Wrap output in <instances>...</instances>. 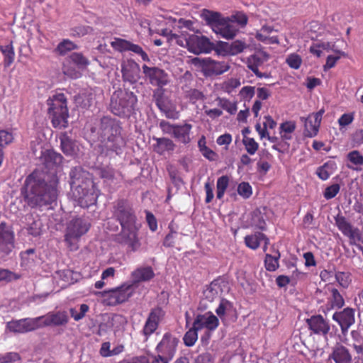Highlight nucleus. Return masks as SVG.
I'll return each mask as SVG.
<instances>
[{"label":"nucleus","instance_id":"obj_1","mask_svg":"<svg viewBox=\"0 0 363 363\" xmlns=\"http://www.w3.org/2000/svg\"><path fill=\"white\" fill-rule=\"evenodd\" d=\"M58 183L55 172L49 174L35 170L26 177L21 194L31 208L48 206L57 200Z\"/></svg>","mask_w":363,"mask_h":363},{"label":"nucleus","instance_id":"obj_2","mask_svg":"<svg viewBox=\"0 0 363 363\" xmlns=\"http://www.w3.org/2000/svg\"><path fill=\"white\" fill-rule=\"evenodd\" d=\"M112 213L121 225V231L117 237L118 241L128 245L133 251L137 250L140 246L138 238L139 226L131 205L125 199H118L113 203Z\"/></svg>","mask_w":363,"mask_h":363},{"label":"nucleus","instance_id":"obj_3","mask_svg":"<svg viewBox=\"0 0 363 363\" xmlns=\"http://www.w3.org/2000/svg\"><path fill=\"white\" fill-rule=\"evenodd\" d=\"M72 196L82 208L96 203L98 194L91 174L81 167L72 168L69 172Z\"/></svg>","mask_w":363,"mask_h":363},{"label":"nucleus","instance_id":"obj_4","mask_svg":"<svg viewBox=\"0 0 363 363\" xmlns=\"http://www.w3.org/2000/svg\"><path fill=\"white\" fill-rule=\"evenodd\" d=\"M120 122L108 116L103 117L99 123L98 134L100 138L99 152L105 156H111L113 153L120 155L125 145L121 135Z\"/></svg>","mask_w":363,"mask_h":363},{"label":"nucleus","instance_id":"obj_5","mask_svg":"<svg viewBox=\"0 0 363 363\" xmlns=\"http://www.w3.org/2000/svg\"><path fill=\"white\" fill-rule=\"evenodd\" d=\"M138 104L137 96L128 89H118L111 95L109 109L119 117H129L134 113Z\"/></svg>","mask_w":363,"mask_h":363},{"label":"nucleus","instance_id":"obj_6","mask_svg":"<svg viewBox=\"0 0 363 363\" xmlns=\"http://www.w3.org/2000/svg\"><path fill=\"white\" fill-rule=\"evenodd\" d=\"M48 113L55 128H65L68 125L69 111L67 99L63 93H57L47 100Z\"/></svg>","mask_w":363,"mask_h":363},{"label":"nucleus","instance_id":"obj_7","mask_svg":"<svg viewBox=\"0 0 363 363\" xmlns=\"http://www.w3.org/2000/svg\"><path fill=\"white\" fill-rule=\"evenodd\" d=\"M91 224L88 219L75 217L67 224L65 235V240L72 249H76V242L89 230Z\"/></svg>","mask_w":363,"mask_h":363},{"label":"nucleus","instance_id":"obj_8","mask_svg":"<svg viewBox=\"0 0 363 363\" xmlns=\"http://www.w3.org/2000/svg\"><path fill=\"white\" fill-rule=\"evenodd\" d=\"M194 65L201 67L205 76L219 75L229 69V65L224 61H216L209 57H195L192 60Z\"/></svg>","mask_w":363,"mask_h":363},{"label":"nucleus","instance_id":"obj_9","mask_svg":"<svg viewBox=\"0 0 363 363\" xmlns=\"http://www.w3.org/2000/svg\"><path fill=\"white\" fill-rule=\"evenodd\" d=\"M153 99L156 106L162 112L167 118L177 119L179 116L176 106L172 101L164 95L163 88H157L153 91Z\"/></svg>","mask_w":363,"mask_h":363},{"label":"nucleus","instance_id":"obj_10","mask_svg":"<svg viewBox=\"0 0 363 363\" xmlns=\"http://www.w3.org/2000/svg\"><path fill=\"white\" fill-rule=\"evenodd\" d=\"M133 293V284H124L119 287L104 291L105 301L109 306H116L128 301Z\"/></svg>","mask_w":363,"mask_h":363},{"label":"nucleus","instance_id":"obj_11","mask_svg":"<svg viewBox=\"0 0 363 363\" xmlns=\"http://www.w3.org/2000/svg\"><path fill=\"white\" fill-rule=\"evenodd\" d=\"M335 221L337 228L345 236L350 239V244L356 245L362 250V247L357 243V242L362 240V235L359 228L353 227L346 218L340 214H337L335 217Z\"/></svg>","mask_w":363,"mask_h":363},{"label":"nucleus","instance_id":"obj_12","mask_svg":"<svg viewBox=\"0 0 363 363\" xmlns=\"http://www.w3.org/2000/svg\"><path fill=\"white\" fill-rule=\"evenodd\" d=\"M184 41L188 50L194 54L208 53L214 49V44L203 35H191Z\"/></svg>","mask_w":363,"mask_h":363},{"label":"nucleus","instance_id":"obj_13","mask_svg":"<svg viewBox=\"0 0 363 363\" xmlns=\"http://www.w3.org/2000/svg\"><path fill=\"white\" fill-rule=\"evenodd\" d=\"M164 316V311L161 308L157 307L151 309L142 330L145 341L158 328L159 324L162 320Z\"/></svg>","mask_w":363,"mask_h":363},{"label":"nucleus","instance_id":"obj_14","mask_svg":"<svg viewBox=\"0 0 363 363\" xmlns=\"http://www.w3.org/2000/svg\"><path fill=\"white\" fill-rule=\"evenodd\" d=\"M40 328L48 326H65L69 322V316L65 311L49 312L44 315L38 317Z\"/></svg>","mask_w":363,"mask_h":363},{"label":"nucleus","instance_id":"obj_15","mask_svg":"<svg viewBox=\"0 0 363 363\" xmlns=\"http://www.w3.org/2000/svg\"><path fill=\"white\" fill-rule=\"evenodd\" d=\"M178 343L179 339L177 337L170 333H165L160 342L156 346L155 351L157 353L173 359Z\"/></svg>","mask_w":363,"mask_h":363},{"label":"nucleus","instance_id":"obj_16","mask_svg":"<svg viewBox=\"0 0 363 363\" xmlns=\"http://www.w3.org/2000/svg\"><path fill=\"white\" fill-rule=\"evenodd\" d=\"M14 233L5 222L0 223V254L9 255L14 248Z\"/></svg>","mask_w":363,"mask_h":363},{"label":"nucleus","instance_id":"obj_17","mask_svg":"<svg viewBox=\"0 0 363 363\" xmlns=\"http://www.w3.org/2000/svg\"><path fill=\"white\" fill-rule=\"evenodd\" d=\"M269 57V55L265 51H257L247 58V66L257 77L268 78L269 76V74L259 72V67H262L264 62H267Z\"/></svg>","mask_w":363,"mask_h":363},{"label":"nucleus","instance_id":"obj_18","mask_svg":"<svg viewBox=\"0 0 363 363\" xmlns=\"http://www.w3.org/2000/svg\"><path fill=\"white\" fill-rule=\"evenodd\" d=\"M6 328L11 332L25 333L40 328L38 317L34 318H23L11 320L7 323Z\"/></svg>","mask_w":363,"mask_h":363},{"label":"nucleus","instance_id":"obj_19","mask_svg":"<svg viewBox=\"0 0 363 363\" xmlns=\"http://www.w3.org/2000/svg\"><path fill=\"white\" fill-rule=\"evenodd\" d=\"M143 71L145 77L149 79L150 83L158 88H162L168 83V74L162 69L156 67L143 66Z\"/></svg>","mask_w":363,"mask_h":363},{"label":"nucleus","instance_id":"obj_20","mask_svg":"<svg viewBox=\"0 0 363 363\" xmlns=\"http://www.w3.org/2000/svg\"><path fill=\"white\" fill-rule=\"evenodd\" d=\"M219 325L218 318L211 312L196 315L193 325L198 330L206 329L209 331L215 330Z\"/></svg>","mask_w":363,"mask_h":363},{"label":"nucleus","instance_id":"obj_21","mask_svg":"<svg viewBox=\"0 0 363 363\" xmlns=\"http://www.w3.org/2000/svg\"><path fill=\"white\" fill-rule=\"evenodd\" d=\"M309 329L315 334L326 335L330 329L329 322L322 315H312L306 320Z\"/></svg>","mask_w":363,"mask_h":363},{"label":"nucleus","instance_id":"obj_22","mask_svg":"<svg viewBox=\"0 0 363 363\" xmlns=\"http://www.w3.org/2000/svg\"><path fill=\"white\" fill-rule=\"evenodd\" d=\"M333 319L337 322L341 328L342 333L345 334L349 328L354 323V311L352 308H346L340 312H335Z\"/></svg>","mask_w":363,"mask_h":363},{"label":"nucleus","instance_id":"obj_23","mask_svg":"<svg viewBox=\"0 0 363 363\" xmlns=\"http://www.w3.org/2000/svg\"><path fill=\"white\" fill-rule=\"evenodd\" d=\"M140 67L132 61L129 60L123 62L121 65L122 77L124 82H128L131 84L136 83L140 79Z\"/></svg>","mask_w":363,"mask_h":363},{"label":"nucleus","instance_id":"obj_24","mask_svg":"<svg viewBox=\"0 0 363 363\" xmlns=\"http://www.w3.org/2000/svg\"><path fill=\"white\" fill-rule=\"evenodd\" d=\"M215 33L225 39H233L239 30V27L233 24L228 18H223L218 26H214Z\"/></svg>","mask_w":363,"mask_h":363},{"label":"nucleus","instance_id":"obj_25","mask_svg":"<svg viewBox=\"0 0 363 363\" xmlns=\"http://www.w3.org/2000/svg\"><path fill=\"white\" fill-rule=\"evenodd\" d=\"M329 360L330 363H352V362L349 350L340 344L334 346L329 355Z\"/></svg>","mask_w":363,"mask_h":363},{"label":"nucleus","instance_id":"obj_26","mask_svg":"<svg viewBox=\"0 0 363 363\" xmlns=\"http://www.w3.org/2000/svg\"><path fill=\"white\" fill-rule=\"evenodd\" d=\"M60 149L66 156L74 157L79 152L77 141L72 139L67 132L60 133Z\"/></svg>","mask_w":363,"mask_h":363},{"label":"nucleus","instance_id":"obj_27","mask_svg":"<svg viewBox=\"0 0 363 363\" xmlns=\"http://www.w3.org/2000/svg\"><path fill=\"white\" fill-rule=\"evenodd\" d=\"M63 160V157L53 150H45L41 152L40 161L48 169H53L59 166Z\"/></svg>","mask_w":363,"mask_h":363},{"label":"nucleus","instance_id":"obj_28","mask_svg":"<svg viewBox=\"0 0 363 363\" xmlns=\"http://www.w3.org/2000/svg\"><path fill=\"white\" fill-rule=\"evenodd\" d=\"M155 277L152 268L150 266L140 267L135 269L131 273L133 286L140 282H146L151 280Z\"/></svg>","mask_w":363,"mask_h":363},{"label":"nucleus","instance_id":"obj_29","mask_svg":"<svg viewBox=\"0 0 363 363\" xmlns=\"http://www.w3.org/2000/svg\"><path fill=\"white\" fill-rule=\"evenodd\" d=\"M191 128L192 125L189 123L177 125L172 137L181 143L189 144L191 142L190 132Z\"/></svg>","mask_w":363,"mask_h":363},{"label":"nucleus","instance_id":"obj_30","mask_svg":"<svg viewBox=\"0 0 363 363\" xmlns=\"http://www.w3.org/2000/svg\"><path fill=\"white\" fill-rule=\"evenodd\" d=\"M26 220L28 233L34 237L40 235L42 231L43 223L38 216L27 215Z\"/></svg>","mask_w":363,"mask_h":363},{"label":"nucleus","instance_id":"obj_31","mask_svg":"<svg viewBox=\"0 0 363 363\" xmlns=\"http://www.w3.org/2000/svg\"><path fill=\"white\" fill-rule=\"evenodd\" d=\"M264 241V243L267 245L269 243V239L266 237V235L260 232L255 233L252 235H249L245 236V243L250 249L256 250L257 249L262 241Z\"/></svg>","mask_w":363,"mask_h":363},{"label":"nucleus","instance_id":"obj_32","mask_svg":"<svg viewBox=\"0 0 363 363\" xmlns=\"http://www.w3.org/2000/svg\"><path fill=\"white\" fill-rule=\"evenodd\" d=\"M222 291L220 283L218 280H214L203 291L204 299L211 302L221 294Z\"/></svg>","mask_w":363,"mask_h":363},{"label":"nucleus","instance_id":"obj_33","mask_svg":"<svg viewBox=\"0 0 363 363\" xmlns=\"http://www.w3.org/2000/svg\"><path fill=\"white\" fill-rule=\"evenodd\" d=\"M157 144L154 145V150L160 155H162L165 151H173L175 148V145L173 141L167 138H154Z\"/></svg>","mask_w":363,"mask_h":363},{"label":"nucleus","instance_id":"obj_34","mask_svg":"<svg viewBox=\"0 0 363 363\" xmlns=\"http://www.w3.org/2000/svg\"><path fill=\"white\" fill-rule=\"evenodd\" d=\"M98 174L105 182H113L121 176L120 172L110 165H106L99 168Z\"/></svg>","mask_w":363,"mask_h":363},{"label":"nucleus","instance_id":"obj_35","mask_svg":"<svg viewBox=\"0 0 363 363\" xmlns=\"http://www.w3.org/2000/svg\"><path fill=\"white\" fill-rule=\"evenodd\" d=\"M301 121L304 123V135L308 138L315 136L318 132L320 125L317 123L312 117L309 116L308 118H301Z\"/></svg>","mask_w":363,"mask_h":363},{"label":"nucleus","instance_id":"obj_36","mask_svg":"<svg viewBox=\"0 0 363 363\" xmlns=\"http://www.w3.org/2000/svg\"><path fill=\"white\" fill-rule=\"evenodd\" d=\"M201 16L206 23L211 26L213 32L215 31L214 26H218L223 18L219 13L208 10H203Z\"/></svg>","mask_w":363,"mask_h":363},{"label":"nucleus","instance_id":"obj_37","mask_svg":"<svg viewBox=\"0 0 363 363\" xmlns=\"http://www.w3.org/2000/svg\"><path fill=\"white\" fill-rule=\"evenodd\" d=\"M0 50L4 56V67H10V65L13 62L15 57V52L12 43L0 46Z\"/></svg>","mask_w":363,"mask_h":363},{"label":"nucleus","instance_id":"obj_38","mask_svg":"<svg viewBox=\"0 0 363 363\" xmlns=\"http://www.w3.org/2000/svg\"><path fill=\"white\" fill-rule=\"evenodd\" d=\"M69 59L79 69H86L89 65V60L81 52H72Z\"/></svg>","mask_w":363,"mask_h":363},{"label":"nucleus","instance_id":"obj_39","mask_svg":"<svg viewBox=\"0 0 363 363\" xmlns=\"http://www.w3.org/2000/svg\"><path fill=\"white\" fill-rule=\"evenodd\" d=\"M233 310V306L232 303L226 299H222L216 310V313L223 320L225 315L230 313Z\"/></svg>","mask_w":363,"mask_h":363},{"label":"nucleus","instance_id":"obj_40","mask_svg":"<svg viewBox=\"0 0 363 363\" xmlns=\"http://www.w3.org/2000/svg\"><path fill=\"white\" fill-rule=\"evenodd\" d=\"M329 290L330 291L331 293V296L330 297V302L331 303L332 308H340L342 307L345 304V301L342 295L338 291V290L333 287H332L331 289L329 288Z\"/></svg>","mask_w":363,"mask_h":363},{"label":"nucleus","instance_id":"obj_41","mask_svg":"<svg viewBox=\"0 0 363 363\" xmlns=\"http://www.w3.org/2000/svg\"><path fill=\"white\" fill-rule=\"evenodd\" d=\"M229 185V177L227 175H223L219 177L216 183V197L218 199H221Z\"/></svg>","mask_w":363,"mask_h":363},{"label":"nucleus","instance_id":"obj_42","mask_svg":"<svg viewBox=\"0 0 363 363\" xmlns=\"http://www.w3.org/2000/svg\"><path fill=\"white\" fill-rule=\"evenodd\" d=\"M216 101L218 105L230 114L233 115L237 112L238 108L235 102H231L230 100L221 97H218Z\"/></svg>","mask_w":363,"mask_h":363},{"label":"nucleus","instance_id":"obj_43","mask_svg":"<svg viewBox=\"0 0 363 363\" xmlns=\"http://www.w3.org/2000/svg\"><path fill=\"white\" fill-rule=\"evenodd\" d=\"M89 306L87 304L83 303L79 306V310H77V308H69V313L71 317L75 321H79L85 317L86 313L89 311Z\"/></svg>","mask_w":363,"mask_h":363},{"label":"nucleus","instance_id":"obj_44","mask_svg":"<svg viewBox=\"0 0 363 363\" xmlns=\"http://www.w3.org/2000/svg\"><path fill=\"white\" fill-rule=\"evenodd\" d=\"M249 45L244 41L236 40L231 43L228 47V52L231 55H235L242 52Z\"/></svg>","mask_w":363,"mask_h":363},{"label":"nucleus","instance_id":"obj_45","mask_svg":"<svg viewBox=\"0 0 363 363\" xmlns=\"http://www.w3.org/2000/svg\"><path fill=\"white\" fill-rule=\"evenodd\" d=\"M280 255L277 252V255L272 256L267 254L264 259L265 268L269 272H274L279 267V259Z\"/></svg>","mask_w":363,"mask_h":363},{"label":"nucleus","instance_id":"obj_46","mask_svg":"<svg viewBox=\"0 0 363 363\" xmlns=\"http://www.w3.org/2000/svg\"><path fill=\"white\" fill-rule=\"evenodd\" d=\"M198 330L193 325L184 335L183 337L184 343L187 347L193 346L198 339Z\"/></svg>","mask_w":363,"mask_h":363},{"label":"nucleus","instance_id":"obj_47","mask_svg":"<svg viewBox=\"0 0 363 363\" xmlns=\"http://www.w3.org/2000/svg\"><path fill=\"white\" fill-rule=\"evenodd\" d=\"M130 43V41L125 39L116 38L114 40L111 42V45L115 50L123 52L128 51Z\"/></svg>","mask_w":363,"mask_h":363},{"label":"nucleus","instance_id":"obj_48","mask_svg":"<svg viewBox=\"0 0 363 363\" xmlns=\"http://www.w3.org/2000/svg\"><path fill=\"white\" fill-rule=\"evenodd\" d=\"M228 19L235 25L240 28H242L247 23V16L242 12H237L236 13L228 17Z\"/></svg>","mask_w":363,"mask_h":363},{"label":"nucleus","instance_id":"obj_49","mask_svg":"<svg viewBox=\"0 0 363 363\" xmlns=\"http://www.w3.org/2000/svg\"><path fill=\"white\" fill-rule=\"evenodd\" d=\"M242 143L247 152L251 155H255L258 150L259 145L254 138L245 136L243 138Z\"/></svg>","mask_w":363,"mask_h":363},{"label":"nucleus","instance_id":"obj_50","mask_svg":"<svg viewBox=\"0 0 363 363\" xmlns=\"http://www.w3.org/2000/svg\"><path fill=\"white\" fill-rule=\"evenodd\" d=\"M77 48V45L73 42L69 40H64L62 42L59 43L57 50L60 55H65L67 52L75 50Z\"/></svg>","mask_w":363,"mask_h":363},{"label":"nucleus","instance_id":"obj_51","mask_svg":"<svg viewBox=\"0 0 363 363\" xmlns=\"http://www.w3.org/2000/svg\"><path fill=\"white\" fill-rule=\"evenodd\" d=\"M238 193L243 199H249L252 194V186L247 182H241L238 186Z\"/></svg>","mask_w":363,"mask_h":363},{"label":"nucleus","instance_id":"obj_52","mask_svg":"<svg viewBox=\"0 0 363 363\" xmlns=\"http://www.w3.org/2000/svg\"><path fill=\"white\" fill-rule=\"evenodd\" d=\"M335 279L343 288H347L351 282L350 274L349 272H337L335 273Z\"/></svg>","mask_w":363,"mask_h":363},{"label":"nucleus","instance_id":"obj_53","mask_svg":"<svg viewBox=\"0 0 363 363\" xmlns=\"http://www.w3.org/2000/svg\"><path fill=\"white\" fill-rule=\"evenodd\" d=\"M185 97L189 99L191 103L195 104L196 101L203 99L204 96L198 89H191L185 91Z\"/></svg>","mask_w":363,"mask_h":363},{"label":"nucleus","instance_id":"obj_54","mask_svg":"<svg viewBox=\"0 0 363 363\" xmlns=\"http://www.w3.org/2000/svg\"><path fill=\"white\" fill-rule=\"evenodd\" d=\"M286 62L291 68L297 69L300 67L302 60L298 54L293 53L286 57Z\"/></svg>","mask_w":363,"mask_h":363},{"label":"nucleus","instance_id":"obj_55","mask_svg":"<svg viewBox=\"0 0 363 363\" xmlns=\"http://www.w3.org/2000/svg\"><path fill=\"white\" fill-rule=\"evenodd\" d=\"M21 257L23 261V264L28 265L35 261V259L37 256L35 255V250L30 248L24 252H22L21 253Z\"/></svg>","mask_w":363,"mask_h":363},{"label":"nucleus","instance_id":"obj_56","mask_svg":"<svg viewBox=\"0 0 363 363\" xmlns=\"http://www.w3.org/2000/svg\"><path fill=\"white\" fill-rule=\"evenodd\" d=\"M316 174L320 179H328L332 174L330 164L328 163H325L323 166L319 167L317 169Z\"/></svg>","mask_w":363,"mask_h":363},{"label":"nucleus","instance_id":"obj_57","mask_svg":"<svg viewBox=\"0 0 363 363\" xmlns=\"http://www.w3.org/2000/svg\"><path fill=\"white\" fill-rule=\"evenodd\" d=\"M347 159L354 165L363 164V155L357 150H353L347 154Z\"/></svg>","mask_w":363,"mask_h":363},{"label":"nucleus","instance_id":"obj_58","mask_svg":"<svg viewBox=\"0 0 363 363\" xmlns=\"http://www.w3.org/2000/svg\"><path fill=\"white\" fill-rule=\"evenodd\" d=\"M255 94V87L251 86H243L240 91V96L245 101H250Z\"/></svg>","mask_w":363,"mask_h":363},{"label":"nucleus","instance_id":"obj_59","mask_svg":"<svg viewBox=\"0 0 363 363\" xmlns=\"http://www.w3.org/2000/svg\"><path fill=\"white\" fill-rule=\"evenodd\" d=\"M128 51H131L138 55H140L143 61L149 62L150 58L147 54L143 50V48L136 44H133V43H130V45L128 48Z\"/></svg>","mask_w":363,"mask_h":363},{"label":"nucleus","instance_id":"obj_60","mask_svg":"<svg viewBox=\"0 0 363 363\" xmlns=\"http://www.w3.org/2000/svg\"><path fill=\"white\" fill-rule=\"evenodd\" d=\"M13 140L11 132L6 130H0V147H3L10 144Z\"/></svg>","mask_w":363,"mask_h":363},{"label":"nucleus","instance_id":"obj_61","mask_svg":"<svg viewBox=\"0 0 363 363\" xmlns=\"http://www.w3.org/2000/svg\"><path fill=\"white\" fill-rule=\"evenodd\" d=\"M340 186L338 184H334L328 186L324 191V197L326 199H331L334 198L340 191Z\"/></svg>","mask_w":363,"mask_h":363},{"label":"nucleus","instance_id":"obj_62","mask_svg":"<svg viewBox=\"0 0 363 363\" xmlns=\"http://www.w3.org/2000/svg\"><path fill=\"white\" fill-rule=\"evenodd\" d=\"M20 359V356L16 352H7L0 354V363H11Z\"/></svg>","mask_w":363,"mask_h":363},{"label":"nucleus","instance_id":"obj_63","mask_svg":"<svg viewBox=\"0 0 363 363\" xmlns=\"http://www.w3.org/2000/svg\"><path fill=\"white\" fill-rule=\"evenodd\" d=\"M176 126V124H171L170 123L164 120H162L160 122V128H161L162 132L167 134H169L172 136L174 134V131L175 130Z\"/></svg>","mask_w":363,"mask_h":363},{"label":"nucleus","instance_id":"obj_64","mask_svg":"<svg viewBox=\"0 0 363 363\" xmlns=\"http://www.w3.org/2000/svg\"><path fill=\"white\" fill-rule=\"evenodd\" d=\"M151 363H169L172 359L161 354H152Z\"/></svg>","mask_w":363,"mask_h":363}]
</instances>
